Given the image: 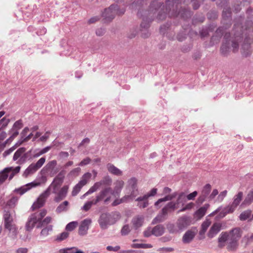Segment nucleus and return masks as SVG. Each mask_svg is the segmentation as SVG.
<instances>
[{
    "label": "nucleus",
    "mask_w": 253,
    "mask_h": 253,
    "mask_svg": "<svg viewBox=\"0 0 253 253\" xmlns=\"http://www.w3.org/2000/svg\"><path fill=\"white\" fill-rule=\"evenodd\" d=\"M159 0H153L148 11L139 10L137 12V16L142 19L140 30L144 38L149 36L148 29L150 22L155 18L159 21L163 20L168 14L170 17L180 16L184 19H187L191 16V11L188 9L181 8L178 11V4L181 3L182 0H166L165 8L163 3Z\"/></svg>",
    "instance_id": "obj_1"
},
{
    "label": "nucleus",
    "mask_w": 253,
    "mask_h": 253,
    "mask_svg": "<svg viewBox=\"0 0 253 253\" xmlns=\"http://www.w3.org/2000/svg\"><path fill=\"white\" fill-rule=\"evenodd\" d=\"M185 193H180L176 201H170L163 208L157 216L153 219L152 223L155 224L165 221L167 219L168 214L173 212L177 208L179 204H183L185 202Z\"/></svg>",
    "instance_id": "obj_2"
},
{
    "label": "nucleus",
    "mask_w": 253,
    "mask_h": 253,
    "mask_svg": "<svg viewBox=\"0 0 253 253\" xmlns=\"http://www.w3.org/2000/svg\"><path fill=\"white\" fill-rule=\"evenodd\" d=\"M121 217V214L118 211L104 212L100 214L98 222L101 229L106 230L109 226L115 224Z\"/></svg>",
    "instance_id": "obj_3"
},
{
    "label": "nucleus",
    "mask_w": 253,
    "mask_h": 253,
    "mask_svg": "<svg viewBox=\"0 0 253 253\" xmlns=\"http://www.w3.org/2000/svg\"><path fill=\"white\" fill-rule=\"evenodd\" d=\"M241 237V231L239 228L232 229L228 234H222V242L227 241L228 245L227 249L229 250H235L238 246V241Z\"/></svg>",
    "instance_id": "obj_4"
},
{
    "label": "nucleus",
    "mask_w": 253,
    "mask_h": 253,
    "mask_svg": "<svg viewBox=\"0 0 253 253\" xmlns=\"http://www.w3.org/2000/svg\"><path fill=\"white\" fill-rule=\"evenodd\" d=\"M42 175L39 178V182L33 181L25 184L19 188H16L14 190V192L19 193L21 195L26 193L28 190H30L33 187H35L41 185V183H45L47 181L46 176L44 175V173H41Z\"/></svg>",
    "instance_id": "obj_5"
},
{
    "label": "nucleus",
    "mask_w": 253,
    "mask_h": 253,
    "mask_svg": "<svg viewBox=\"0 0 253 253\" xmlns=\"http://www.w3.org/2000/svg\"><path fill=\"white\" fill-rule=\"evenodd\" d=\"M126 196L132 201L138 195V187L137 185V179L132 177L127 181V184L126 188Z\"/></svg>",
    "instance_id": "obj_6"
},
{
    "label": "nucleus",
    "mask_w": 253,
    "mask_h": 253,
    "mask_svg": "<svg viewBox=\"0 0 253 253\" xmlns=\"http://www.w3.org/2000/svg\"><path fill=\"white\" fill-rule=\"evenodd\" d=\"M112 189L111 187H107L103 188L95 197L96 201L97 203L101 201H103L105 204H108L111 200Z\"/></svg>",
    "instance_id": "obj_7"
},
{
    "label": "nucleus",
    "mask_w": 253,
    "mask_h": 253,
    "mask_svg": "<svg viewBox=\"0 0 253 253\" xmlns=\"http://www.w3.org/2000/svg\"><path fill=\"white\" fill-rule=\"evenodd\" d=\"M45 162V158L42 157L36 163H32L24 171L23 176L27 177L29 175L34 174L43 166Z\"/></svg>",
    "instance_id": "obj_8"
},
{
    "label": "nucleus",
    "mask_w": 253,
    "mask_h": 253,
    "mask_svg": "<svg viewBox=\"0 0 253 253\" xmlns=\"http://www.w3.org/2000/svg\"><path fill=\"white\" fill-rule=\"evenodd\" d=\"M91 176V174L90 172H86L83 175L82 179L73 187L72 191L73 196H76L79 193L82 188L87 184Z\"/></svg>",
    "instance_id": "obj_9"
},
{
    "label": "nucleus",
    "mask_w": 253,
    "mask_h": 253,
    "mask_svg": "<svg viewBox=\"0 0 253 253\" xmlns=\"http://www.w3.org/2000/svg\"><path fill=\"white\" fill-rule=\"evenodd\" d=\"M50 187H49L40 195L37 201L33 204L31 208L33 211L42 207L45 202L46 199L50 195Z\"/></svg>",
    "instance_id": "obj_10"
},
{
    "label": "nucleus",
    "mask_w": 253,
    "mask_h": 253,
    "mask_svg": "<svg viewBox=\"0 0 253 253\" xmlns=\"http://www.w3.org/2000/svg\"><path fill=\"white\" fill-rule=\"evenodd\" d=\"M57 161L55 160L49 161L43 167L41 171V173L49 172L51 176L55 175L58 171V169L56 167Z\"/></svg>",
    "instance_id": "obj_11"
},
{
    "label": "nucleus",
    "mask_w": 253,
    "mask_h": 253,
    "mask_svg": "<svg viewBox=\"0 0 253 253\" xmlns=\"http://www.w3.org/2000/svg\"><path fill=\"white\" fill-rule=\"evenodd\" d=\"M115 7H117V4H112L102 12V16L106 22H110L115 18L117 12Z\"/></svg>",
    "instance_id": "obj_12"
},
{
    "label": "nucleus",
    "mask_w": 253,
    "mask_h": 253,
    "mask_svg": "<svg viewBox=\"0 0 253 253\" xmlns=\"http://www.w3.org/2000/svg\"><path fill=\"white\" fill-rule=\"evenodd\" d=\"M191 218L187 215H183L178 218L176 224L180 231L186 229L191 224Z\"/></svg>",
    "instance_id": "obj_13"
},
{
    "label": "nucleus",
    "mask_w": 253,
    "mask_h": 253,
    "mask_svg": "<svg viewBox=\"0 0 253 253\" xmlns=\"http://www.w3.org/2000/svg\"><path fill=\"white\" fill-rule=\"evenodd\" d=\"M91 223V220L89 218H86L83 220L79 228V234L80 236H85L87 234L89 226Z\"/></svg>",
    "instance_id": "obj_14"
},
{
    "label": "nucleus",
    "mask_w": 253,
    "mask_h": 253,
    "mask_svg": "<svg viewBox=\"0 0 253 253\" xmlns=\"http://www.w3.org/2000/svg\"><path fill=\"white\" fill-rule=\"evenodd\" d=\"M69 189L68 185L63 186L60 190L56 194L57 195L55 197L54 200L55 202L58 203L63 200L67 196Z\"/></svg>",
    "instance_id": "obj_15"
},
{
    "label": "nucleus",
    "mask_w": 253,
    "mask_h": 253,
    "mask_svg": "<svg viewBox=\"0 0 253 253\" xmlns=\"http://www.w3.org/2000/svg\"><path fill=\"white\" fill-rule=\"evenodd\" d=\"M40 220L37 218L36 216L34 214H31L28 218V221L26 224V229L27 231H31L36 224H38Z\"/></svg>",
    "instance_id": "obj_16"
},
{
    "label": "nucleus",
    "mask_w": 253,
    "mask_h": 253,
    "mask_svg": "<svg viewBox=\"0 0 253 253\" xmlns=\"http://www.w3.org/2000/svg\"><path fill=\"white\" fill-rule=\"evenodd\" d=\"M243 193L242 192H239L237 195H236L233 201L232 204L230 205L229 207V211L228 212L225 211V213H232L236 207L239 205L240 203L242 197H243Z\"/></svg>",
    "instance_id": "obj_17"
},
{
    "label": "nucleus",
    "mask_w": 253,
    "mask_h": 253,
    "mask_svg": "<svg viewBox=\"0 0 253 253\" xmlns=\"http://www.w3.org/2000/svg\"><path fill=\"white\" fill-rule=\"evenodd\" d=\"M63 182V180L61 178L55 177L49 186L52 189V193L56 194L59 188Z\"/></svg>",
    "instance_id": "obj_18"
},
{
    "label": "nucleus",
    "mask_w": 253,
    "mask_h": 253,
    "mask_svg": "<svg viewBox=\"0 0 253 253\" xmlns=\"http://www.w3.org/2000/svg\"><path fill=\"white\" fill-rule=\"evenodd\" d=\"M114 190H112V195L119 196L124 187L125 183L123 180L116 181Z\"/></svg>",
    "instance_id": "obj_19"
},
{
    "label": "nucleus",
    "mask_w": 253,
    "mask_h": 253,
    "mask_svg": "<svg viewBox=\"0 0 253 253\" xmlns=\"http://www.w3.org/2000/svg\"><path fill=\"white\" fill-rule=\"evenodd\" d=\"M220 228L221 225L220 224H213L208 233V236L210 238H213L219 232Z\"/></svg>",
    "instance_id": "obj_20"
},
{
    "label": "nucleus",
    "mask_w": 253,
    "mask_h": 253,
    "mask_svg": "<svg viewBox=\"0 0 253 253\" xmlns=\"http://www.w3.org/2000/svg\"><path fill=\"white\" fill-rule=\"evenodd\" d=\"M195 236V234L193 231L191 230H188L183 236L182 242L184 244H188L193 240Z\"/></svg>",
    "instance_id": "obj_21"
},
{
    "label": "nucleus",
    "mask_w": 253,
    "mask_h": 253,
    "mask_svg": "<svg viewBox=\"0 0 253 253\" xmlns=\"http://www.w3.org/2000/svg\"><path fill=\"white\" fill-rule=\"evenodd\" d=\"M97 184L100 188L101 186H105L106 187H110L112 183V179L109 176L106 175L103 177V178L99 181L97 182Z\"/></svg>",
    "instance_id": "obj_22"
},
{
    "label": "nucleus",
    "mask_w": 253,
    "mask_h": 253,
    "mask_svg": "<svg viewBox=\"0 0 253 253\" xmlns=\"http://www.w3.org/2000/svg\"><path fill=\"white\" fill-rule=\"evenodd\" d=\"M165 232V228L163 225L159 224L155 226L152 229V235L156 236H160L162 235Z\"/></svg>",
    "instance_id": "obj_23"
},
{
    "label": "nucleus",
    "mask_w": 253,
    "mask_h": 253,
    "mask_svg": "<svg viewBox=\"0 0 253 253\" xmlns=\"http://www.w3.org/2000/svg\"><path fill=\"white\" fill-rule=\"evenodd\" d=\"M32 150L28 151L27 152H24L22 156L19 159L17 163L18 164H23L26 163L28 160L32 158L31 157Z\"/></svg>",
    "instance_id": "obj_24"
},
{
    "label": "nucleus",
    "mask_w": 253,
    "mask_h": 253,
    "mask_svg": "<svg viewBox=\"0 0 253 253\" xmlns=\"http://www.w3.org/2000/svg\"><path fill=\"white\" fill-rule=\"evenodd\" d=\"M108 171L116 175H121L122 171L112 164L109 163L107 165Z\"/></svg>",
    "instance_id": "obj_25"
},
{
    "label": "nucleus",
    "mask_w": 253,
    "mask_h": 253,
    "mask_svg": "<svg viewBox=\"0 0 253 253\" xmlns=\"http://www.w3.org/2000/svg\"><path fill=\"white\" fill-rule=\"evenodd\" d=\"M143 222V217L142 216H137L133 217L132 219V223L134 228L136 230L141 227Z\"/></svg>",
    "instance_id": "obj_26"
},
{
    "label": "nucleus",
    "mask_w": 253,
    "mask_h": 253,
    "mask_svg": "<svg viewBox=\"0 0 253 253\" xmlns=\"http://www.w3.org/2000/svg\"><path fill=\"white\" fill-rule=\"evenodd\" d=\"M12 170V168H5L0 173V184L3 183L8 176V173Z\"/></svg>",
    "instance_id": "obj_27"
},
{
    "label": "nucleus",
    "mask_w": 253,
    "mask_h": 253,
    "mask_svg": "<svg viewBox=\"0 0 253 253\" xmlns=\"http://www.w3.org/2000/svg\"><path fill=\"white\" fill-rule=\"evenodd\" d=\"M157 189L154 188L152 189H151V190L149 192L145 194L143 196H140V197H138V198H137L135 199V201L139 202L140 201H141L142 200H144V199H148L150 197L154 196L157 194Z\"/></svg>",
    "instance_id": "obj_28"
},
{
    "label": "nucleus",
    "mask_w": 253,
    "mask_h": 253,
    "mask_svg": "<svg viewBox=\"0 0 253 253\" xmlns=\"http://www.w3.org/2000/svg\"><path fill=\"white\" fill-rule=\"evenodd\" d=\"M130 200L128 198V196L125 195L122 198H117L112 203V206L113 207L118 206L122 203H127Z\"/></svg>",
    "instance_id": "obj_29"
},
{
    "label": "nucleus",
    "mask_w": 253,
    "mask_h": 253,
    "mask_svg": "<svg viewBox=\"0 0 253 253\" xmlns=\"http://www.w3.org/2000/svg\"><path fill=\"white\" fill-rule=\"evenodd\" d=\"M211 224V222L208 219L204 221L201 225V229L199 231V234L200 235H204Z\"/></svg>",
    "instance_id": "obj_30"
},
{
    "label": "nucleus",
    "mask_w": 253,
    "mask_h": 253,
    "mask_svg": "<svg viewBox=\"0 0 253 253\" xmlns=\"http://www.w3.org/2000/svg\"><path fill=\"white\" fill-rule=\"evenodd\" d=\"M52 218L50 216L46 217L43 220H40L38 224L37 225V228H41L44 226H47V225L51 222Z\"/></svg>",
    "instance_id": "obj_31"
},
{
    "label": "nucleus",
    "mask_w": 253,
    "mask_h": 253,
    "mask_svg": "<svg viewBox=\"0 0 253 253\" xmlns=\"http://www.w3.org/2000/svg\"><path fill=\"white\" fill-rule=\"evenodd\" d=\"M69 202L67 201L60 204L56 208V211L57 213H61L63 211H66L68 210Z\"/></svg>",
    "instance_id": "obj_32"
},
{
    "label": "nucleus",
    "mask_w": 253,
    "mask_h": 253,
    "mask_svg": "<svg viewBox=\"0 0 253 253\" xmlns=\"http://www.w3.org/2000/svg\"><path fill=\"white\" fill-rule=\"evenodd\" d=\"M97 203L95 198L92 201L86 202L81 209L82 210L87 211L91 208L92 205H96Z\"/></svg>",
    "instance_id": "obj_33"
},
{
    "label": "nucleus",
    "mask_w": 253,
    "mask_h": 253,
    "mask_svg": "<svg viewBox=\"0 0 253 253\" xmlns=\"http://www.w3.org/2000/svg\"><path fill=\"white\" fill-rule=\"evenodd\" d=\"M208 206L209 205H207L200 208L195 212V215L199 218H201L205 215Z\"/></svg>",
    "instance_id": "obj_34"
},
{
    "label": "nucleus",
    "mask_w": 253,
    "mask_h": 253,
    "mask_svg": "<svg viewBox=\"0 0 253 253\" xmlns=\"http://www.w3.org/2000/svg\"><path fill=\"white\" fill-rule=\"evenodd\" d=\"M26 149L25 147H21L19 148L14 154L13 156V160L16 161L22 156L23 154L25 152Z\"/></svg>",
    "instance_id": "obj_35"
},
{
    "label": "nucleus",
    "mask_w": 253,
    "mask_h": 253,
    "mask_svg": "<svg viewBox=\"0 0 253 253\" xmlns=\"http://www.w3.org/2000/svg\"><path fill=\"white\" fill-rule=\"evenodd\" d=\"M26 149L25 147H21L19 148L14 154L13 156V160L16 161L22 156L23 154L25 152Z\"/></svg>",
    "instance_id": "obj_36"
},
{
    "label": "nucleus",
    "mask_w": 253,
    "mask_h": 253,
    "mask_svg": "<svg viewBox=\"0 0 253 253\" xmlns=\"http://www.w3.org/2000/svg\"><path fill=\"white\" fill-rule=\"evenodd\" d=\"M253 202V189L251 190L246 197L243 204L250 205Z\"/></svg>",
    "instance_id": "obj_37"
},
{
    "label": "nucleus",
    "mask_w": 253,
    "mask_h": 253,
    "mask_svg": "<svg viewBox=\"0 0 253 253\" xmlns=\"http://www.w3.org/2000/svg\"><path fill=\"white\" fill-rule=\"evenodd\" d=\"M251 210H247L241 213L239 216V218L241 220H246L248 219L251 215L252 214Z\"/></svg>",
    "instance_id": "obj_38"
},
{
    "label": "nucleus",
    "mask_w": 253,
    "mask_h": 253,
    "mask_svg": "<svg viewBox=\"0 0 253 253\" xmlns=\"http://www.w3.org/2000/svg\"><path fill=\"white\" fill-rule=\"evenodd\" d=\"M131 247L133 248L137 249H147L150 248L152 246L151 244H133Z\"/></svg>",
    "instance_id": "obj_39"
},
{
    "label": "nucleus",
    "mask_w": 253,
    "mask_h": 253,
    "mask_svg": "<svg viewBox=\"0 0 253 253\" xmlns=\"http://www.w3.org/2000/svg\"><path fill=\"white\" fill-rule=\"evenodd\" d=\"M52 230V226L50 225L44 227L41 232V235L43 236H47L49 232Z\"/></svg>",
    "instance_id": "obj_40"
},
{
    "label": "nucleus",
    "mask_w": 253,
    "mask_h": 253,
    "mask_svg": "<svg viewBox=\"0 0 253 253\" xmlns=\"http://www.w3.org/2000/svg\"><path fill=\"white\" fill-rule=\"evenodd\" d=\"M23 126V123L21 120H19L16 121L13 125L12 131H14L15 129L18 130L21 128Z\"/></svg>",
    "instance_id": "obj_41"
},
{
    "label": "nucleus",
    "mask_w": 253,
    "mask_h": 253,
    "mask_svg": "<svg viewBox=\"0 0 253 253\" xmlns=\"http://www.w3.org/2000/svg\"><path fill=\"white\" fill-rule=\"evenodd\" d=\"M168 201H171L170 197L169 196V195H167L164 197L159 199L158 201H157L155 203L154 206L155 207H157L160 203H161L162 202H166Z\"/></svg>",
    "instance_id": "obj_42"
},
{
    "label": "nucleus",
    "mask_w": 253,
    "mask_h": 253,
    "mask_svg": "<svg viewBox=\"0 0 253 253\" xmlns=\"http://www.w3.org/2000/svg\"><path fill=\"white\" fill-rule=\"evenodd\" d=\"M168 201H171L170 197L169 196V195H167L164 197L159 199L158 201H157L155 203L154 206L155 207H157L160 203H161L162 202H166Z\"/></svg>",
    "instance_id": "obj_43"
},
{
    "label": "nucleus",
    "mask_w": 253,
    "mask_h": 253,
    "mask_svg": "<svg viewBox=\"0 0 253 253\" xmlns=\"http://www.w3.org/2000/svg\"><path fill=\"white\" fill-rule=\"evenodd\" d=\"M77 221H72L66 225V230L68 231H72L77 227Z\"/></svg>",
    "instance_id": "obj_44"
},
{
    "label": "nucleus",
    "mask_w": 253,
    "mask_h": 253,
    "mask_svg": "<svg viewBox=\"0 0 253 253\" xmlns=\"http://www.w3.org/2000/svg\"><path fill=\"white\" fill-rule=\"evenodd\" d=\"M149 205V202L147 199L142 200L138 202L137 206L140 209H144L147 207Z\"/></svg>",
    "instance_id": "obj_45"
},
{
    "label": "nucleus",
    "mask_w": 253,
    "mask_h": 253,
    "mask_svg": "<svg viewBox=\"0 0 253 253\" xmlns=\"http://www.w3.org/2000/svg\"><path fill=\"white\" fill-rule=\"evenodd\" d=\"M168 229L170 233H176L180 232L177 226L173 224H170L168 225Z\"/></svg>",
    "instance_id": "obj_46"
},
{
    "label": "nucleus",
    "mask_w": 253,
    "mask_h": 253,
    "mask_svg": "<svg viewBox=\"0 0 253 253\" xmlns=\"http://www.w3.org/2000/svg\"><path fill=\"white\" fill-rule=\"evenodd\" d=\"M188 33L187 30L184 29V31L179 33L177 36V39L179 42L183 41L186 38V35Z\"/></svg>",
    "instance_id": "obj_47"
},
{
    "label": "nucleus",
    "mask_w": 253,
    "mask_h": 253,
    "mask_svg": "<svg viewBox=\"0 0 253 253\" xmlns=\"http://www.w3.org/2000/svg\"><path fill=\"white\" fill-rule=\"evenodd\" d=\"M46 211L44 209L42 210L39 212L34 213V215L36 216L37 218L40 221L42 220V218L45 216L46 214Z\"/></svg>",
    "instance_id": "obj_48"
},
{
    "label": "nucleus",
    "mask_w": 253,
    "mask_h": 253,
    "mask_svg": "<svg viewBox=\"0 0 253 253\" xmlns=\"http://www.w3.org/2000/svg\"><path fill=\"white\" fill-rule=\"evenodd\" d=\"M130 231V228L128 224L125 225L121 230L122 235L125 236L127 235Z\"/></svg>",
    "instance_id": "obj_49"
},
{
    "label": "nucleus",
    "mask_w": 253,
    "mask_h": 253,
    "mask_svg": "<svg viewBox=\"0 0 253 253\" xmlns=\"http://www.w3.org/2000/svg\"><path fill=\"white\" fill-rule=\"evenodd\" d=\"M211 185L209 184H207L204 186V187L202 190V194L203 195H205L207 197V196L209 194V193L211 191Z\"/></svg>",
    "instance_id": "obj_50"
},
{
    "label": "nucleus",
    "mask_w": 253,
    "mask_h": 253,
    "mask_svg": "<svg viewBox=\"0 0 253 253\" xmlns=\"http://www.w3.org/2000/svg\"><path fill=\"white\" fill-rule=\"evenodd\" d=\"M99 184H97V182H95L92 186H91L89 189L87 191V194H91L93 192L96 191L98 189L100 188Z\"/></svg>",
    "instance_id": "obj_51"
},
{
    "label": "nucleus",
    "mask_w": 253,
    "mask_h": 253,
    "mask_svg": "<svg viewBox=\"0 0 253 253\" xmlns=\"http://www.w3.org/2000/svg\"><path fill=\"white\" fill-rule=\"evenodd\" d=\"M69 236V233L67 232H63L60 234L56 238L58 241H62L67 238Z\"/></svg>",
    "instance_id": "obj_52"
},
{
    "label": "nucleus",
    "mask_w": 253,
    "mask_h": 253,
    "mask_svg": "<svg viewBox=\"0 0 253 253\" xmlns=\"http://www.w3.org/2000/svg\"><path fill=\"white\" fill-rule=\"evenodd\" d=\"M237 40L232 41V46L234 52L237 51L238 49V42L241 39L240 37H237Z\"/></svg>",
    "instance_id": "obj_53"
},
{
    "label": "nucleus",
    "mask_w": 253,
    "mask_h": 253,
    "mask_svg": "<svg viewBox=\"0 0 253 253\" xmlns=\"http://www.w3.org/2000/svg\"><path fill=\"white\" fill-rule=\"evenodd\" d=\"M10 120L9 119H6L5 117H3L0 120V125H1V128H3L7 126Z\"/></svg>",
    "instance_id": "obj_54"
},
{
    "label": "nucleus",
    "mask_w": 253,
    "mask_h": 253,
    "mask_svg": "<svg viewBox=\"0 0 253 253\" xmlns=\"http://www.w3.org/2000/svg\"><path fill=\"white\" fill-rule=\"evenodd\" d=\"M91 159L89 157H86L83 159L79 164V166L83 167L89 164L91 162Z\"/></svg>",
    "instance_id": "obj_55"
},
{
    "label": "nucleus",
    "mask_w": 253,
    "mask_h": 253,
    "mask_svg": "<svg viewBox=\"0 0 253 253\" xmlns=\"http://www.w3.org/2000/svg\"><path fill=\"white\" fill-rule=\"evenodd\" d=\"M3 218L4 222L7 221H12V218L8 211H4V213L3 215Z\"/></svg>",
    "instance_id": "obj_56"
},
{
    "label": "nucleus",
    "mask_w": 253,
    "mask_h": 253,
    "mask_svg": "<svg viewBox=\"0 0 253 253\" xmlns=\"http://www.w3.org/2000/svg\"><path fill=\"white\" fill-rule=\"evenodd\" d=\"M115 9H116V15H122L126 12V9L125 8H120L119 7L118 5H117V7H115Z\"/></svg>",
    "instance_id": "obj_57"
},
{
    "label": "nucleus",
    "mask_w": 253,
    "mask_h": 253,
    "mask_svg": "<svg viewBox=\"0 0 253 253\" xmlns=\"http://www.w3.org/2000/svg\"><path fill=\"white\" fill-rule=\"evenodd\" d=\"M81 169L80 168H76L73 169L69 173V175L71 176H74L76 174L78 175L79 172L81 171Z\"/></svg>",
    "instance_id": "obj_58"
},
{
    "label": "nucleus",
    "mask_w": 253,
    "mask_h": 253,
    "mask_svg": "<svg viewBox=\"0 0 253 253\" xmlns=\"http://www.w3.org/2000/svg\"><path fill=\"white\" fill-rule=\"evenodd\" d=\"M197 194H198L197 192L195 191L193 192L192 193L187 195V196H186L187 199L188 200H193L197 196Z\"/></svg>",
    "instance_id": "obj_59"
},
{
    "label": "nucleus",
    "mask_w": 253,
    "mask_h": 253,
    "mask_svg": "<svg viewBox=\"0 0 253 253\" xmlns=\"http://www.w3.org/2000/svg\"><path fill=\"white\" fill-rule=\"evenodd\" d=\"M105 33L104 28H100L96 30V34L97 36H102Z\"/></svg>",
    "instance_id": "obj_60"
},
{
    "label": "nucleus",
    "mask_w": 253,
    "mask_h": 253,
    "mask_svg": "<svg viewBox=\"0 0 253 253\" xmlns=\"http://www.w3.org/2000/svg\"><path fill=\"white\" fill-rule=\"evenodd\" d=\"M12 221H7L4 222V227L9 231L12 230Z\"/></svg>",
    "instance_id": "obj_61"
},
{
    "label": "nucleus",
    "mask_w": 253,
    "mask_h": 253,
    "mask_svg": "<svg viewBox=\"0 0 253 253\" xmlns=\"http://www.w3.org/2000/svg\"><path fill=\"white\" fill-rule=\"evenodd\" d=\"M106 249L108 251L117 252L118 251H119L120 249V247L119 246H117L113 247L111 246H108L107 247Z\"/></svg>",
    "instance_id": "obj_62"
},
{
    "label": "nucleus",
    "mask_w": 253,
    "mask_h": 253,
    "mask_svg": "<svg viewBox=\"0 0 253 253\" xmlns=\"http://www.w3.org/2000/svg\"><path fill=\"white\" fill-rule=\"evenodd\" d=\"M50 133V131H46L43 136L40 138V140L41 141H45L49 138V135Z\"/></svg>",
    "instance_id": "obj_63"
},
{
    "label": "nucleus",
    "mask_w": 253,
    "mask_h": 253,
    "mask_svg": "<svg viewBox=\"0 0 253 253\" xmlns=\"http://www.w3.org/2000/svg\"><path fill=\"white\" fill-rule=\"evenodd\" d=\"M69 253H84L83 251L79 250L77 247H71L70 252Z\"/></svg>",
    "instance_id": "obj_64"
}]
</instances>
